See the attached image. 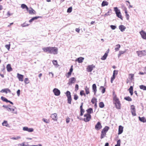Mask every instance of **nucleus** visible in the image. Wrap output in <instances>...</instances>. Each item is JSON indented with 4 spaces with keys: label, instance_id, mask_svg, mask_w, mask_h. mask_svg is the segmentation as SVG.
Here are the masks:
<instances>
[{
    "label": "nucleus",
    "instance_id": "obj_25",
    "mask_svg": "<svg viewBox=\"0 0 146 146\" xmlns=\"http://www.w3.org/2000/svg\"><path fill=\"white\" fill-rule=\"evenodd\" d=\"M84 59V58L83 57H80L76 59L75 61L76 62H78L79 63H82L83 62Z\"/></svg>",
    "mask_w": 146,
    "mask_h": 146
},
{
    "label": "nucleus",
    "instance_id": "obj_43",
    "mask_svg": "<svg viewBox=\"0 0 146 146\" xmlns=\"http://www.w3.org/2000/svg\"><path fill=\"white\" fill-rule=\"evenodd\" d=\"M99 106L100 108H103L104 106V104L103 102H101L99 103Z\"/></svg>",
    "mask_w": 146,
    "mask_h": 146
},
{
    "label": "nucleus",
    "instance_id": "obj_22",
    "mask_svg": "<svg viewBox=\"0 0 146 146\" xmlns=\"http://www.w3.org/2000/svg\"><path fill=\"white\" fill-rule=\"evenodd\" d=\"M50 48L51 47H47L42 48V50L44 52H48L49 53H50Z\"/></svg>",
    "mask_w": 146,
    "mask_h": 146
},
{
    "label": "nucleus",
    "instance_id": "obj_34",
    "mask_svg": "<svg viewBox=\"0 0 146 146\" xmlns=\"http://www.w3.org/2000/svg\"><path fill=\"white\" fill-rule=\"evenodd\" d=\"M119 28L121 31H124L125 29V27L122 25H120L119 27Z\"/></svg>",
    "mask_w": 146,
    "mask_h": 146
},
{
    "label": "nucleus",
    "instance_id": "obj_17",
    "mask_svg": "<svg viewBox=\"0 0 146 146\" xmlns=\"http://www.w3.org/2000/svg\"><path fill=\"white\" fill-rule=\"evenodd\" d=\"M24 131H27L29 132H32L33 131V129L32 128H28L27 127H25L23 128Z\"/></svg>",
    "mask_w": 146,
    "mask_h": 146
},
{
    "label": "nucleus",
    "instance_id": "obj_26",
    "mask_svg": "<svg viewBox=\"0 0 146 146\" xmlns=\"http://www.w3.org/2000/svg\"><path fill=\"white\" fill-rule=\"evenodd\" d=\"M6 68L8 72H10L13 70V69L10 64H7V66Z\"/></svg>",
    "mask_w": 146,
    "mask_h": 146
},
{
    "label": "nucleus",
    "instance_id": "obj_57",
    "mask_svg": "<svg viewBox=\"0 0 146 146\" xmlns=\"http://www.w3.org/2000/svg\"><path fill=\"white\" fill-rule=\"evenodd\" d=\"M78 98V96L77 94H74V99L75 100H77Z\"/></svg>",
    "mask_w": 146,
    "mask_h": 146
},
{
    "label": "nucleus",
    "instance_id": "obj_10",
    "mask_svg": "<svg viewBox=\"0 0 146 146\" xmlns=\"http://www.w3.org/2000/svg\"><path fill=\"white\" fill-rule=\"evenodd\" d=\"M50 117L52 119L55 121H57L58 120L57 114L56 113H54L51 115Z\"/></svg>",
    "mask_w": 146,
    "mask_h": 146
},
{
    "label": "nucleus",
    "instance_id": "obj_51",
    "mask_svg": "<svg viewBox=\"0 0 146 146\" xmlns=\"http://www.w3.org/2000/svg\"><path fill=\"white\" fill-rule=\"evenodd\" d=\"M80 94L81 96H82L84 95L85 96V94L84 93V90H81L80 92Z\"/></svg>",
    "mask_w": 146,
    "mask_h": 146
},
{
    "label": "nucleus",
    "instance_id": "obj_48",
    "mask_svg": "<svg viewBox=\"0 0 146 146\" xmlns=\"http://www.w3.org/2000/svg\"><path fill=\"white\" fill-rule=\"evenodd\" d=\"M42 120L44 122L46 123H48L49 122V120L45 118H43Z\"/></svg>",
    "mask_w": 146,
    "mask_h": 146
},
{
    "label": "nucleus",
    "instance_id": "obj_47",
    "mask_svg": "<svg viewBox=\"0 0 146 146\" xmlns=\"http://www.w3.org/2000/svg\"><path fill=\"white\" fill-rule=\"evenodd\" d=\"M66 95L67 98L71 97V95L70 92L69 91H67L66 93Z\"/></svg>",
    "mask_w": 146,
    "mask_h": 146
},
{
    "label": "nucleus",
    "instance_id": "obj_42",
    "mask_svg": "<svg viewBox=\"0 0 146 146\" xmlns=\"http://www.w3.org/2000/svg\"><path fill=\"white\" fill-rule=\"evenodd\" d=\"M1 99L3 101L5 102H8V100L7 99L4 97L2 96L1 97Z\"/></svg>",
    "mask_w": 146,
    "mask_h": 146
},
{
    "label": "nucleus",
    "instance_id": "obj_6",
    "mask_svg": "<svg viewBox=\"0 0 146 146\" xmlns=\"http://www.w3.org/2000/svg\"><path fill=\"white\" fill-rule=\"evenodd\" d=\"M137 53L138 56L142 57L146 55V51H139L137 52Z\"/></svg>",
    "mask_w": 146,
    "mask_h": 146
},
{
    "label": "nucleus",
    "instance_id": "obj_21",
    "mask_svg": "<svg viewBox=\"0 0 146 146\" xmlns=\"http://www.w3.org/2000/svg\"><path fill=\"white\" fill-rule=\"evenodd\" d=\"M0 92L1 93L5 92L6 94H7L8 92L10 93L11 91L8 88H5L2 90L0 91Z\"/></svg>",
    "mask_w": 146,
    "mask_h": 146
},
{
    "label": "nucleus",
    "instance_id": "obj_52",
    "mask_svg": "<svg viewBox=\"0 0 146 146\" xmlns=\"http://www.w3.org/2000/svg\"><path fill=\"white\" fill-rule=\"evenodd\" d=\"M115 75L113 74L112 76V77H111V83H113V80H114L115 79Z\"/></svg>",
    "mask_w": 146,
    "mask_h": 146
},
{
    "label": "nucleus",
    "instance_id": "obj_15",
    "mask_svg": "<svg viewBox=\"0 0 146 146\" xmlns=\"http://www.w3.org/2000/svg\"><path fill=\"white\" fill-rule=\"evenodd\" d=\"M17 77L19 81L21 82L23 81V79L24 77L23 75L20 74L19 73H17Z\"/></svg>",
    "mask_w": 146,
    "mask_h": 146
},
{
    "label": "nucleus",
    "instance_id": "obj_53",
    "mask_svg": "<svg viewBox=\"0 0 146 146\" xmlns=\"http://www.w3.org/2000/svg\"><path fill=\"white\" fill-rule=\"evenodd\" d=\"M72 10V7H71L69 8L67 10V12L68 13H71Z\"/></svg>",
    "mask_w": 146,
    "mask_h": 146
},
{
    "label": "nucleus",
    "instance_id": "obj_5",
    "mask_svg": "<svg viewBox=\"0 0 146 146\" xmlns=\"http://www.w3.org/2000/svg\"><path fill=\"white\" fill-rule=\"evenodd\" d=\"M58 51V49L56 47H51L50 53L54 54H56L57 53Z\"/></svg>",
    "mask_w": 146,
    "mask_h": 146
},
{
    "label": "nucleus",
    "instance_id": "obj_39",
    "mask_svg": "<svg viewBox=\"0 0 146 146\" xmlns=\"http://www.w3.org/2000/svg\"><path fill=\"white\" fill-rule=\"evenodd\" d=\"M139 88L140 89L143 90H146V86L143 85H141L140 86Z\"/></svg>",
    "mask_w": 146,
    "mask_h": 146
},
{
    "label": "nucleus",
    "instance_id": "obj_36",
    "mask_svg": "<svg viewBox=\"0 0 146 146\" xmlns=\"http://www.w3.org/2000/svg\"><path fill=\"white\" fill-rule=\"evenodd\" d=\"M21 7L23 9H26L27 11H28V8L27 6L25 4H22L21 5Z\"/></svg>",
    "mask_w": 146,
    "mask_h": 146
},
{
    "label": "nucleus",
    "instance_id": "obj_12",
    "mask_svg": "<svg viewBox=\"0 0 146 146\" xmlns=\"http://www.w3.org/2000/svg\"><path fill=\"white\" fill-rule=\"evenodd\" d=\"M53 92L55 96H58L60 93V91L58 89L55 88L53 90Z\"/></svg>",
    "mask_w": 146,
    "mask_h": 146
},
{
    "label": "nucleus",
    "instance_id": "obj_62",
    "mask_svg": "<svg viewBox=\"0 0 146 146\" xmlns=\"http://www.w3.org/2000/svg\"><path fill=\"white\" fill-rule=\"evenodd\" d=\"M20 91L19 90H18L17 92V95L18 96H19L20 94Z\"/></svg>",
    "mask_w": 146,
    "mask_h": 146
},
{
    "label": "nucleus",
    "instance_id": "obj_9",
    "mask_svg": "<svg viewBox=\"0 0 146 146\" xmlns=\"http://www.w3.org/2000/svg\"><path fill=\"white\" fill-rule=\"evenodd\" d=\"M76 81V79L74 77L70 78L69 80L68 84L69 85H71L72 84L74 83Z\"/></svg>",
    "mask_w": 146,
    "mask_h": 146
},
{
    "label": "nucleus",
    "instance_id": "obj_1",
    "mask_svg": "<svg viewBox=\"0 0 146 146\" xmlns=\"http://www.w3.org/2000/svg\"><path fill=\"white\" fill-rule=\"evenodd\" d=\"M113 103L116 108L117 109H120L121 105L120 101L114 92H113Z\"/></svg>",
    "mask_w": 146,
    "mask_h": 146
},
{
    "label": "nucleus",
    "instance_id": "obj_55",
    "mask_svg": "<svg viewBox=\"0 0 146 146\" xmlns=\"http://www.w3.org/2000/svg\"><path fill=\"white\" fill-rule=\"evenodd\" d=\"M79 89V86L78 84H76L75 85V90L76 91H77Z\"/></svg>",
    "mask_w": 146,
    "mask_h": 146
},
{
    "label": "nucleus",
    "instance_id": "obj_44",
    "mask_svg": "<svg viewBox=\"0 0 146 146\" xmlns=\"http://www.w3.org/2000/svg\"><path fill=\"white\" fill-rule=\"evenodd\" d=\"M68 103V104H71V103L72 98L71 97H68L67 98Z\"/></svg>",
    "mask_w": 146,
    "mask_h": 146
},
{
    "label": "nucleus",
    "instance_id": "obj_27",
    "mask_svg": "<svg viewBox=\"0 0 146 146\" xmlns=\"http://www.w3.org/2000/svg\"><path fill=\"white\" fill-rule=\"evenodd\" d=\"M128 76V78L131 81L134 79V74H129Z\"/></svg>",
    "mask_w": 146,
    "mask_h": 146
},
{
    "label": "nucleus",
    "instance_id": "obj_8",
    "mask_svg": "<svg viewBox=\"0 0 146 146\" xmlns=\"http://www.w3.org/2000/svg\"><path fill=\"white\" fill-rule=\"evenodd\" d=\"M95 68V66L93 64L88 65L86 68V70L88 72H91L93 69L94 68Z\"/></svg>",
    "mask_w": 146,
    "mask_h": 146
},
{
    "label": "nucleus",
    "instance_id": "obj_19",
    "mask_svg": "<svg viewBox=\"0 0 146 146\" xmlns=\"http://www.w3.org/2000/svg\"><path fill=\"white\" fill-rule=\"evenodd\" d=\"M83 103H81V106L80 107V115L82 116L83 115V113H84V110L82 106L83 105Z\"/></svg>",
    "mask_w": 146,
    "mask_h": 146
},
{
    "label": "nucleus",
    "instance_id": "obj_20",
    "mask_svg": "<svg viewBox=\"0 0 146 146\" xmlns=\"http://www.w3.org/2000/svg\"><path fill=\"white\" fill-rule=\"evenodd\" d=\"M123 127L119 125V126L118 133V134H121L123 132Z\"/></svg>",
    "mask_w": 146,
    "mask_h": 146
},
{
    "label": "nucleus",
    "instance_id": "obj_56",
    "mask_svg": "<svg viewBox=\"0 0 146 146\" xmlns=\"http://www.w3.org/2000/svg\"><path fill=\"white\" fill-rule=\"evenodd\" d=\"M53 64L55 66H57L58 65V63L56 60H53L52 61Z\"/></svg>",
    "mask_w": 146,
    "mask_h": 146
},
{
    "label": "nucleus",
    "instance_id": "obj_7",
    "mask_svg": "<svg viewBox=\"0 0 146 146\" xmlns=\"http://www.w3.org/2000/svg\"><path fill=\"white\" fill-rule=\"evenodd\" d=\"M131 111L132 114L133 116H135L136 115V110L135 106L134 105H132L131 106Z\"/></svg>",
    "mask_w": 146,
    "mask_h": 146
},
{
    "label": "nucleus",
    "instance_id": "obj_35",
    "mask_svg": "<svg viewBox=\"0 0 146 146\" xmlns=\"http://www.w3.org/2000/svg\"><path fill=\"white\" fill-rule=\"evenodd\" d=\"M86 93L87 94L90 93L89 88L87 86H86L85 88Z\"/></svg>",
    "mask_w": 146,
    "mask_h": 146
},
{
    "label": "nucleus",
    "instance_id": "obj_28",
    "mask_svg": "<svg viewBox=\"0 0 146 146\" xmlns=\"http://www.w3.org/2000/svg\"><path fill=\"white\" fill-rule=\"evenodd\" d=\"M133 87L132 86H130L128 90L131 96H132L133 95Z\"/></svg>",
    "mask_w": 146,
    "mask_h": 146
},
{
    "label": "nucleus",
    "instance_id": "obj_61",
    "mask_svg": "<svg viewBox=\"0 0 146 146\" xmlns=\"http://www.w3.org/2000/svg\"><path fill=\"white\" fill-rule=\"evenodd\" d=\"M18 146H27L25 144V143H23L21 144H18Z\"/></svg>",
    "mask_w": 146,
    "mask_h": 146
},
{
    "label": "nucleus",
    "instance_id": "obj_13",
    "mask_svg": "<svg viewBox=\"0 0 146 146\" xmlns=\"http://www.w3.org/2000/svg\"><path fill=\"white\" fill-rule=\"evenodd\" d=\"M73 65L71 66V68L70 69V71L67 74H66V76L67 78H69L71 75L72 73L73 70Z\"/></svg>",
    "mask_w": 146,
    "mask_h": 146
},
{
    "label": "nucleus",
    "instance_id": "obj_58",
    "mask_svg": "<svg viewBox=\"0 0 146 146\" xmlns=\"http://www.w3.org/2000/svg\"><path fill=\"white\" fill-rule=\"evenodd\" d=\"M117 73H118V71L117 70H115L113 71V74L115 75H117Z\"/></svg>",
    "mask_w": 146,
    "mask_h": 146
},
{
    "label": "nucleus",
    "instance_id": "obj_3",
    "mask_svg": "<svg viewBox=\"0 0 146 146\" xmlns=\"http://www.w3.org/2000/svg\"><path fill=\"white\" fill-rule=\"evenodd\" d=\"M114 9L117 17L120 18L121 20H123V17L120 10L118 9L117 7H114Z\"/></svg>",
    "mask_w": 146,
    "mask_h": 146
},
{
    "label": "nucleus",
    "instance_id": "obj_31",
    "mask_svg": "<svg viewBox=\"0 0 146 146\" xmlns=\"http://www.w3.org/2000/svg\"><path fill=\"white\" fill-rule=\"evenodd\" d=\"M108 3L107 1H103L102 3V7H104L105 6H107L108 5Z\"/></svg>",
    "mask_w": 146,
    "mask_h": 146
},
{
    "label": "nucleus",
    "instance_id": "obj_41",
    "mask_svg": "<svg viewBox=\"0 0 146 146\" xmlns=\"http://www.w3.org/2000/svg\"><path fill=\"white\" fill-rule=\"evenodd\" d=\"M116 47L115 48V50L116 51H118L119 50V48H120L121 46L119 44H117L116 45Z\"/></svg>",
    "mask_w": 146,
    "mask_h": 146
},
{
    "label": "nucleus",
    "instance_id": "obj_46",
    "mask_svg": "<svg viewBox=\"0 0 146 146\" xmlns=\"http://www.w3.org/2000/svg\"><path fill=\"white\" fill-rule=\"evenodd\" d=\"M24 82L26 84H27L29 83V79L27 78H26L24 80Z\"/></svg>",
    "mask_w": 146,
    "mask_h": 146
},
{
    "label": "nucleus",
    "instance_id": "obj_23",
    "mask_svg": "<svg viewBox=\"0 0 146 146\" xmlns=\"http://www.w3.org/2000/svg\"><path fill=\"white\" fill-rule=\"evenodd\" d=\"M29 10V12L30 14H35L36 12L32 8H31Z\"/></svg>",
    "mask_w": 146,
    "mask_h": 146
},
{
    "label": "nucleus",
    "instance_id": "obj_4",
    "mask_svg": "<svg viewBox=\"0 0 146 146\" xmlns=\"http://www.w3.org/2000/svg\"><path fill=\"white\" fill-rule=\"evenodd\" d=\"M84 120L85 122H87L90 121L91 119V116L90 114L86 113L84 115Z\"/></svg>",
    "mask_w": 146,
    "mask_h": 146
},
{
    "label": "nucleus",
    "instance_id": "obj_50",
    "mask_svg": "<svg viewBox=\"0 0 146 146\" xmlns=\"http://www.w3.org/2000/svg\"><path fill=\"white\" fill-rule=\"evenodd\" d=\"M121 141L120 139L118 140L117 141V144L115 145V146H120V145Z\"/></svg>",
    "mask_w": 146,
    "mask_h": 146
},
{
    "label": "nucleus",
    "instance_id": "obj_37",
    "mask_svg": "<svg viewBox=\"0 0 146 146\" xmlns=\"http://www.w3.org/2000/svg\"><path fill=\"white\" fill-rule=\"evenodd\" d=\"M124 99L129 102L132 100V99L129 96H127L124 98Z\"/></svg>",
    "mask_w": 146,
    "mask_h": 146
},
{
    "label": "nucleus",
    "instance_id": "obj_18",
    "mask_svg": "<svg viewBox=\"0 0 146 146\" xmlns=\"http://www.w3.org/2000/svg\"><path fill=\"white\" fill-rule=\"evenodd\" d=\"M83 103H81V106L80 107V115L82 116L83 115V113H84V110L82 106L83 105Z\"/></svg>",
    "mask_w": 146,
    "mask_h": 146
},
{
    "label": "nucleus",
    "instance_id": "obj_2",
    "mask_svg": "<svg viewBox=\"0 0 146 146\" xmlns=\"http://www.w3.org/2000/svg\"><path fill=\"white\" fill-rule=\"evenodd\" d=\"M109 127L106 126L102 130L100 136V138L102 139L106 136V133L108 131Z\"/></svg>",
    "mask_w": 146,
    "mask_h": 146
},
{
    "label": "nucleus",
    "instance_id": "obj_49",
    "mask_svg": "<svg viewBox=\"0 0 146 146\" xmlns=\"http://www.w3.org/2000/svg\"><path fill=\"white\" fill-rule=\"evenodd\" d=\"M21 138V137L20 136H17L15 137H12L11 138V139L13 140H17Z\"/></svg>",
    "mask_w": 146,
    "mask_h": 146
},
{
    "label": "nucleus",
    "instance_id": "obj_33",
    "mask_svg": "<svg viewBox=\"0 0 146 146\" xmlns=\"http://www.w3.org/2000/svg\"><path fill=\"white\" fill-rule=\"evenodd\" d=\"M100 90L101 91L102 93H104L106 91L105 88L102 86H100Z\"/></svg>",
    "mask_w": 146,
    "mask_h": 146
},
{
    "label": "nucleus",
    "instance_id": "obj_24",
    "mask_svg": "<svg viewBox=\"0 0 146 146\" xmlns=\"http://www.w3.org/2000/svg\"><path fill=\"white\" fill-rule=\"evenodd\" d=\"M92 88L93 90V92H94V94H95L97 92V87L96 85L95 84H94L92 86Z\"/></svg>",
    "mask_w": 146,
    "mask_h": 146
},
{
    "label": "nucleus",
    "instance_id": "obj_30",
    "mask_svg": "<svg viewBox=\"0 0 146 146\" xmlns=\"http://www.w3.org/2000/svg\"><path fill=\"white\" fill-rule=\"evenodd\" d=\"M139 120L141 122L143 123L146 122V119L144 117H139Z\"/></svg>",
    "mask_w": 146,
    "mask_h": 146
},
{
    "label": "nucleus",
    "instance_id": "obj_40",
    "mask_svg": "<svg viewBox=\"0 0 146 146\" xmlns=\"http://www.w3.org/2000/svg\"><path fill=\"white\" fill-rule=\"evenodd\" d=\"M91 102L94 104L97 103V99L94 98H93L91 100Z\"/></svg>",
    "mask_w": 146,
    "mask_h": 146
},
{
    "label": "nucleus",
    "instance_id": "obj_59",
    "mask_svg": "<svg viewBox=\"0 0 146 146\" xmlns=\"http://www.w3.org/2000/svg\"><path fill=\"white\" fill-rule=\"evenodd\" d=\"M70 119L69 117H68L66 119V123H69L70 121Z\"/></svg>",
    "mask_w": 146,
    "mask_h": 146
},
{
    "label": "nucleus",
    "instance_id": "obj_16",
    "mask_svg": "<svg viewBox=\"0 0 146 146\" xmlns=\"http://www.w3.org/2000/svg\"><path fill=\"white\" fill-rule=\"evenodd\" d=\"M142 37L144 39L146 40V33L143 31L142 30L140 32Z\"/></svg>",
    "mask_w": 146,
    "mask_h": 146
},
{
    "label": "nucleus",
    "instance_id": "obj_11",
    "mask_svg": "<svg viewBox=\"0 0 146 146\" xmlns=\"http://www.w3.org/2000/svg\"><path fill=\"white\" fill-rule=\"evenodd\" d=\"M95 129L97 130H99L102 128L101 123L98 121L95 126Z\"/></svg>",
    "mask_w": 146,
    "mask_h": 146
},
{
    "label": "nucleus",
    "instance_id": "obj_60",
    "mask_svg": "<svg viewBox=\"0 0 146 146\" xmlns=\"http://www.w3.org/2000/svg\"><path fill=\"white\" fill-rule=\"evenodd\" d=\"M111 29L113 30L115 29L116 28V26L114 25H111Z\"/></svg>",
    "mask_w": 146,
    "mask_h": 146
},
{
    "label": "nucleus",
    "instance_id": "obj_32",
    "mask_svg": "<svg viewBox=\"0 0 146 146\" xmlns=\"http://www.w3.org/2000/svg\"><path fill=\"white\" fill-rule=\"evenodd\" d=\"M2 125L3 126H5L7 127H9V125L7 123V122L6 121H4V122L2 123Z\"/></svg>",
    "mask_w": 146,
    "mask_h": 146
},
{
    "label": "nucleus",
    "instance_id": "obj_54",
    "mask_svg": "<svg viewBox=\"0 0 146 146\" xmlns=\"http://www.w3.org/2000/svg\"><path fill=\"white\" fill-rule=\"evenodd\" d=\"M10 44H9L6 45H5V47L8 50H9L10 48Z\"/></svg>",
    "mask_w": 146,
    "mask_h": 146
},
{
    "label": "nucleus",
    "instance_id": "obj_14",
    "mask_svg": "<svg viewBox=\"0 0 146 146\" xmlns=\"http://www.w3.org/2000/svg\"><path fill=\"white\" fill-rule=\"evenodd\" d=\"M110 51L109 49L106 51V52L105 53L104 55L101 58V59L102 60H105L107 58L108 56V54L109 53Z\"/></svg>",
    "mask_w": 146,
    "mask_h": 146
},
{
    "label": "nucleus",
    "instance_id": "obj_64",
    "mask_svg": "<svg viewBox=\"0 0 146 146\" xmlns=\"http://www.w3.org/2000/svg\"><path fill=\"white\" fill-rule=\"evenodd\" d=\"M110 11H109L106 14L104 15V16H106L108 15H110Z\"/></svg>",
    "mask_w": 146,
    "mask_h": 146
},
{
    "label": "nucleus",
    "instance_id": "obj_63",
    "mask_svg": "<svg viewBox=\"0 0 146 146\" xmlns=\"http://www.w3.org/2000/svg\"><path fill=\"white\" fill-rule=\"evenodd\" d=\"M75 30L76 32L79 33L80 32V29L79 28H76Z\"/></svg>",
    "mask_w": 146,
    "mask_h": 146
},
{
    "label": "nucleus",
    "instance_id": "obj_29",
    "mask_svg": "<svg viewBox=\"0 0 146 146\" xmlns=\"http://www.w3.org/2000/svg\"><path fill=\"white\" fill-rule=\"evenodd\" d=\"M40 17L39 16H37V17H33L32 18V19H31L29 21V22L30 23H31L32 22H33V21L35 20H36L37 19H38L40 18Z\"/></svg>",
    "mask_w": 146,
    "mask_h": 146
},
{
    "label": "nucleus",
    "instance_id": "obj_38",
    "mask_svg": "<svg viewBox=\"0 0 146 146\" xmlns=\"http://www.w3.org/2000/svg\"><path fill=\"white\" fill-rule=\"evenodd\" d=\"M86 111L88 113H87L90 114L92 113L93 112V110L91 108H90L88 109Z\"/></svg>",
    "mask_w": 146,
    "mask_h": 146
},
{
    "label": "nucleus",
    "instance_id": "obj_45",
    "mask_svg": "<svg viewBox=\"0 0 146 146\" xmlns=\"http://www.w3.org/2000/svg\"><path fill=\"white\" fill-rule=\"evenodd\" d=\"M125 51H119V53L118 55V57H119L121 56V54H123L125 53Z\"/></svg>",
    "mask_w": 146,
    "mask_h": 146
}]
</instances>
